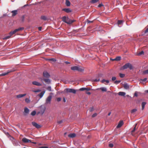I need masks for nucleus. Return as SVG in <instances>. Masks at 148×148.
I'll return each mask as SVG.
<instances>
[{"mask_svg": "<svg viewBox=\"0 0 148 148\" xmlns=\"http://www.w3.org/2000/svg\"><path fill=\"white\" fill-rule=\"evenodd\" d=\"M43 81L47 84H49L51 82V80L49 79H44Z\"/></svg>", "mask_w": 148, "mask_h": 148, "instance_id": "aec40b11", "label": "nucleus"}, {"mask_svg": "<svg viewBox=\"0 0 148 148\" xmlns=\"http://www.w3.org/2000/svg\"><path fill=\"white\" fill-rule=\"evenodd\" d=\"M136 130V126H135L133 130L132 131V132H134Z\"/></svg>", "mask_w": 148, "mask_h": 148, "instance_id": "13d9d810", "label": "nucleus"}, {"mask_svg": "<svg viewBox=\"0 0 148 148\" xmlns=\"http://www.w3.org/2000/svg\"><path fill=\"white\" fill-rule=\"evenodd\" d=\"M76 134L75 133H71L69 134L68 136L70 138H73L75 137Z\"/></svg>", "mask_w": 148, "mask_h": 148, "instance_id": "6ab92c4d", "label": "nucleus"}, {"mask_svg": "<svg viewBox=\"0 0 148 148\" xmlns=\"http://www.w3.org/2000/svg\"><path fill=\"white\" fill-rule=\"evenodd\" d=\"M26 95V94H19L16 95V97L18 98H21L25 96Z\"/></svg>", "mask_w": 148, "mask_h": 148, "instance_id": "f3484780", "label": "nucleus"}, {"mask_svg": "<svg viewBox=\"0 0 148 148\" xmlns=\"http://www.w3.org/2000/svg\"><path fill=\"white\" fill-rule=\"evenodd\" d=\"M29 110L27 107H25L24 109L23 115L25 116H27L29 113Z\"/></svg>", "mask_w": 148, "mask_h": 148, "instance_id": "423d86ee", "label": "nucleus"}, {"mask_svg": "<svg viewBox=\"0 0 148 148\" xmlns=\"http://www.w3.org/2000/svg\"><path fill=\"white\" fill-rule=\"evenodd\" d=\"M123 124V121H120L118 125L116 126L117 128H119L121 127L122 125Z\"/></svg>", "mask_w": 148, "mask_h": 148, "instance_id": "4468645a", "label": "nucleus"}, {"mask_svg": "<svg viewBox=\"0 0 148 148\" xmlns=\"http://www.w3.org/2000/svg\"><path fill=\"white\" fill-rule=\"evenodd\" d=\"M124 88L125 89H128L130 88L129 85L127 83H125L123 85Z\"/></svg>", "mask_w": 148, "mask_h": 148, "instance_id": "2eb2a0df", "label": "nucleus"}, {"mask_svg": "<svg viewBox=\"0 0 148 148\" xmlns=\"http://www.w3.org/2000/svg\"><path fill=\"white\" fill-rule=\"evenodd\" d=\"M102 83H103L104 82H106L107 84H108L109 83V81L108 80H106L105 79H103L101 81Z\"/></svg>", "mask_w": 148, "mask_h": 148, "instance_id": "72a5a7b5", "label": "nucleus"}, {"mask_svg": "<svg viewBox=\"0 0 148 148\" xmlns=\"http://www.w3.org/2000/svg\"><path fill=\"white\" fill-rule=\"evenodd\" d=\"M45 93V91H42L38 95V96L40 97V98H41L43 96Z\"/></svg>", "mask_w": 148, "mask_h": 148, "instance_id": "cd10ccee", "label": "nucleus"}, {"mask_svg": "<svg viewBox=\"0 0 148 148\" xmlns=\"http://www.w3.org/2000/svg\"><path fill=\"white\" fill-rule=\"evenodd\" d=\"M71 70L73 71H77L79 72H82L84 71V69L83 67H81L79 66H71Z\"/></svg>", "mask_w": 148, "mask_h": 148, "instance_id": "f03ea898", "label": "nucleus"}, {"mask_svg": "<svg viewBox=\"0 0 148 148\" xmlns=\"http://www.w3.org/2000/svg\"><path fill=\"white\" fill-rule=\"evenodd\" d=\"M38 30L40 31L41 30L42 27H39L38 28Z\"/></svg>", "mask_w": 148, "mask_h": 148, "instance_id": "0e129e2a", "label": "nucleus"}, {"mask_svg": "<svg viewBox=\"0 0 148 148\" xmlns=\"http://www.w3.org/2000/svg\"><path fill=\"white\" fill-rule=\"evenodd\" d=\"M125 74H122V73H120L119 74V76L121 78H123L125 76Z\"/></svg>", "mask_w": 148, "mask_h": 148, "instance_id": "79ce46f5", "label": "nucleus"}, {"mask_svg": "<svg viewBox=\"0 0 148 148\" xmlns=\"http://www.w3.org/2000/svg\"><path fill=\"white\" fill-rule=\"evenodd\" d=\"M121 82V80H116L115 81H114V83L115 84H119V83H120Z\"/></svg>", "mask_w": 148, "mask_h": 148, "instance_id": "a19ab883", "label": "nucleus"}, {"mask_svg": "<svg viewBox=\"0 0 148 148\" xmlns=\"http://www.w3.org/2000/svg\"><path fill=\"white\" fill-rule=\"evenodd\" d=\"M101 89L102 92H106L107 91V88L106 87H101L98 89Z\"/></svg>", "mask_w": 148, "mask_h": 148, "instance_id": "a878e982", "label": "nucleus"}, {"mask_svg": "<svg viewBox=\"0 0 148 148\" xmlns=\"http://www.w3.org/2000/svg\"><path fill=\"white\" fill-rule=\"evenodd\" d=\"M52 97L51 95H49V96H48L46 100V103H50V102L51 101Z\"/></svg>", "mask_w": 148, "mask_h": 148, "instance_id": "6e6552de", "label": "nucleus"}, {"mask_svg": "<svg viewBox=\"0 0 148 148\" xmlns=\"http://www.w3.org/2000/svg\"><path fill=\"white\" fill-rule=\"evenodd\" d=\"M123 23V21L122 20H118L117 23V24L118 25H122ZM118 26L120 27L119 25H118Z\"/></svg>", "mask_w": 148, "mask_h": 148, "instance_id": "c85d7f7f", "label": "nucleus"}, {"mask_svg": "<svg viewBox=\"0 0 148 148\" xmlns=\"http://www.w3.org/2000/svg\"><path fill=\"white\" fill-rule=\"evenodd\" d=\"M129 68L130 70H131L133 69V67L131 64L127 63L125 64L121 68V70H124Z\"/></svg>", "mask_w": 148, "mask_h": 148, "instance_id": "7ed1b4c3", "label": "nucleus"}, {"mask_svg": "<svg viewBox=\"0 0 148 148\" xmlns=\"http://www.w3.org/2000/svg\"><path fill=\"white\" fill-rule=\"evenodd\" d=\"M63 122V121L62 120H61L60 121H58V123L59 124H60L62 123Z\"/></svg>", "mask_w": 148, "mask_h": 148, "instance_id": "5fc2aeb1", "label": "nucleus"}, {"mask_svg": "<svg viewBox=\"0 0 148 148\" xmlns=\"http://www.w3.org/2000/svg\"><path fill=\"white\" fill-rule=\"evenodd\" d=\"M25 101L26 102L28 103L30 102V100L28 98H26L25 99Z\"/></svg>", "mask_w": 148, "mask_h": 148, "instance_id": "de8ad7c7", "label": "nucleus"}, {"mask_svg": "<svg viewBox=\"0 0 148 148\" xmlns=\"http://www.w3.org/2000/svg\"><path fill=\"white\" fill-rule=\"evenodd\" d=\"M62 19V21L63 22L69 25L71 24L75 21V20H71L68 17H66L65 16H63Z\"/></svg>", "mask_w": 148, "mask_h": 148, "instance_id": "f257e3e1", "label": "nucleus"}, {"mask_svg": "<svg viewBox=\"0 0 148 148\" xmlns=\"http://www.w3.org/2000/svg\"><path fill=\"white\" fill-rule=\"evenodd\" d=\"M103 4L102 3H101L99 4V5H98V7H99V8H100V7H101L102 6H103Z\"/></svg>", "mask_w": 148, "mask_h": 148, "instance_id": "603ef678", "label": "nucleus"}, {"mask_svg": "<svg viewBox=\"0 0 148 148\" xmlns=\"http://www.w3.org/2000/svg\"><path fill=\"white\" fill-rule=\"evenodd\" d=\"M148 33V27L147 28V29L144 31L143 30L142 32V34L141 35L142 36H145L146 34V33Z\"/></svg>", "mask_w": 148, "mask_h": 148, "instance_id": "f8f14e48", "label": "nucleus"}, {"mask_svg": "<svg viewBox=\"0 0 148 148\" xmlns=\"http://www.w3.org/2000/svg\"><path fill=\"white\" fill-rule=\"evenodd\" d=\"M47 90H48L49 91H51V86H49L47 88Z\"/></svg>", "mask_w": 148, "mask_h": 148, "instance_id": "c03bdc74", "label": "nucleus"}, {"mask_svg": "<svg viewBox=\"0 0 148 148\" xmlns=\"http://www.w3.org/2000/svg\"><path fill=\"white\" fill-rule=\"evenodd\" d=\"M116 79V77H113L112 78V81H114Z\"/></svg>", "mask_w": 148, "mask_h": 148, "instance_id": "09e8293b", "label": "nucleus"}, {"mask_svg": "<svg viewBox=\"0 0 148 148\" xmlns=\"http://www.w3.org/2000/svg\"><path fill=\"white\" fill-rule=\"evenodd\" d=\"M81 91H84V90H86L87 91L90 90V88H82L79 89Z\"/></svg>", "mask_w": 148, "mask_h": 148, "instance_id": "4be33fe9", "label": "nucleus"}, {"mask_svg": "<svg viewBox=\"0 0 148 148\" xmlns=\"http://www.w3.org/2000/svg\"><path fill=\"white\" fill-rule=\"evenodd\" d=\"M25 19V16L24 15L22 16L21 18V20L22 22H24Z\"/></svg>", "mask_w": 148, "mask_h": 148, "instance_id": "4c0bfd02", "label": "nucleus"}, {"mask_svg": "<svg viewBox=\"0 0 148 148\" xmlns=\"http://www.w3.org/2000/svg\"><path fill=\"white\" fill-rule=\"evenodd\" d=\"M134 96L137 97L138 96V95L136 93V92L134 94Z\"/></svg>", "mask_w": 148, "mask_h": 148, "instance_id": "052dcab7", "label": "nucleus"}, {"mask_svg": "<svg viewBox=\"0 0 148 148\" xmlns=\"http://www.w3.org/2000/svg\"><path fill=\"white\" fill-rule=\"evenodd\" d=\"M109 145L110 147H113L114 145L112 143H110L109 144Z\"/></svg>", "mask_w": 148, "mask_h": 148, "instance_id": "864d4df0", "label": "nucleus"}, {"mask_svg": "<svg viewBox=\"0 0 148 148\" xmlns=\"http://www.w3.org/2000/svg\"><path fill=\"white\" fill-rule=\"evenodd\" d=\"M41 19L44 21H46L47 20V17L45 16H41Z\"/></svg>", "mask_w": 148, "mask_h": 148, "instance_id": "c756f323", "label": "nucleus"}, {"mask_svg": "<svg viewBox=\"0 0 148 148\" xmlns=\"http://www.w3.org/2000/svg\"><path fill=\"white\" fill-rule=\"evenodd\" d=\"M94 110V108L93 107H91V108L90 110H90V112H92V111H93Z\"/></svg>", "mask_w": 148, "mask_h": 148, "instance_id": "6e6d98bb", "label": "nucleus"}, {"mask_svg": "<svg viewBox=\"0 0 148 148\" xmlns=\"http://www.w3.org/2000/svg\"><path fill=\"white\" fill-rule=\"evenodd\" d=\"M125 94L126 93L124 92H120L118 93L119 95L121 96H125Z\"/></svg>", "mask_w": 148, "mask_h": 148, "instance_id": "5701e85b", "label": "nucleus"}, {"mask_svg": "<svg viewBox=\"0 0 148 148\" xmlns=\"http://www.w3.org/2000/svg\"><path fill=\"white\" fill-rule=\"evenodd\" d=\"M146 104V103L145 102H143L142 103V109L143 110L145 108V106Z\"/></svg>", "mask_w": 148, "mask_h": 148, "instance_id": "393cba45", "label": "nucleus"}, {"mask_svg": "<svg viewBox=\"0 0 148 148\" xmlns=\"http://www.w3.org/2000/svg\"><path fill=\"white\" fill-rule=\"evenodd\" d=\"M99 0H92L90 1V2L92 3H95L98 2Z\"/></svg>", "mask_w": 148, "mask_h": 148, "instance_id": "473e14b6", "label": "nucleus"}, {"mask_svg": "<svg viewBox=\"0 0 148 148\" xmlns=\"http://www.w3.org/2000/svg\"><path fill=\"white\" fill-rule=\"evenodd\" d=\"M61 100V98L60 97H58L57 99V100L59 102Z\"/></svg>", "mask_w": 148, "mask_h": 148, "instance_id": "8fccbe9b", "label": "nucleus"}, {"mask_svg": "<svg viewBox=\"0 0 148 148\" xmlns=\"http://www.w3.org/2000/svg\"><path fill=\"white\" fill-rule=\"evenodd\" d=\"M15 69L13 68L11 69H9L5 73H2V74H0V76H5L7 75L9 73L13 72L14 71H15Z\"/></svg>", "mask_w": 148, "mask_h": 148, "instance_id": "39448f33", "label": "nucleus"}, {"mask_svg": "<svg viewBox=\"0 0 148 148\" xmlns=\"http://www.w3.org/2000/svg\"><path fill=\"white\" fill-rule=\"evenodd\" d=\"M92 21H90L89 20H87V23H92Z\"/></svg>", "mask_w": 148, "mask_h": 148, "instance_id": "680f3d73", "label": "nucleus"}, {"mask_svg": "<svg viewBox=\"0 0 148 148\" xmlns=\"http://www.w3.org/2000/svg\"><path fill=\"white\" fill-rule=\"evenodd\" d=\"M36 114V112L35 110L33 111L31 113V115L32 116H35Z\"/></svg>", "mask_w": 148, "mask_h": 148, "instance_id": "f704fd0d", "label": "nucleus"}, {"mask_svg": "<svg viewBox=\"0 0 148 148\" xmlns=\"http://www.w3.org/2000/svg\"><path fill=\"white\" fill-rule=\"evenodd\" d=\"M121 57L120 56H117L116 57V58L114 59V60H116V61H119L121 60Z\"/></svg>", "mask_w": 148, "mask_h": 148, "instance_id": "7c9ffc66", "label": "nucleus"}, {"mask_svg": "<svg viewBox=\"0 0 148 148\" xmlns=\"http://www.w3.org/2000/svg\"><path fill=\"white\" fill-rule=\"evenodd\" d=\"M12 143L14 145L17 146L19 145V142L17 140H14L12 142Z\"/></svg>", "mask_w": 148, "mask_h": 148, "instance_id": "a211bd4d", "label": "nucleus"}, {"mask_svg": "<svg viewBox=\"0 0 148 148\" xmlns=\"http://www.w3.org/2000/svg\"><path fill=\"white\" fill-rule=\"evenodd\" d=\"M144 54V51H141L140 52L138 53L137 55L138 56H141L142 55H143Z\"/></svg>", "mask_w": 148, "mask_h": 148, "instance_id": "c9c22d12", "label": "nucleus"}, {"mask_svg": "<svg viewBox=\"0 0 148 148\" xmlns=\"http://www.w3.org/2000/svg\"><path fill=\"white\" fill-rule=\"evenodd\" d=\"M18 31H22L24 29V28L23 27H19L18 28Z\"/></svg>", "mask_w": 148, "mask_h": 148, "instance_id": "49530a36", "label": "nucleus"}, {"mask_svg": "<svg viewBox=\"0 0 148 148\" xmlns=\"http://www.w3.org/2000/svg\"><path fill=\"white\" fill-rule=\"evenodd\" d=\"M65 4L66 6H69L71 5V3L69 0H66Z\"/></svg>", "mask_w": 148, "mask_h": 148, "instance_id": "b1692460", "label": "nucleus"}, {"mask_svg": "<svg viewBox=\"0 0 148 148\" xmlns=\"http://www.w3.org/2000/svg\"><path fill=\"white\" fill-rule=\"evenodd\" d=\"M47 60L49 61L53 62H55L56 61V60L54 58H49L47 59Z\"/></svg>", "mask_w": 148, "mask_h": 148, "instance_id": "bb28decb", "label": "nucleus"}, {"mask_svg": "<svg viewBox=\"0 0 148 148\" xmlns=\"http://www.w3.org/2000/svg\"><path fill=\"white\" fill-rule=\"evenodd\" d=\"M14 31H15V33H16V32H17L18 31V29H16L14 30Z\"/></svg>", "mask_w": 148, "mask_h": 148, "instance_id": "69168bd1", "label": "nucleus"}, {"mask_svg": "<svg viewBox=\"0 0 148 148\" xmlns=\"http://www.w3.org/2000/svg\"><path fill=\"white\" fill-rule=\"evenodd\" d=\"M143 74L145 75L148 74V69L143 71Z\"/></svg>", "mask_w": 148, "mask_h": 148, "instance_id": "58836bf2", "label": "nucleus"}, {"mask_svg": "<svg viewBox=\"0 0 148 148\" xmlns=\"http://www.w3.org/2000/svg\"><path fill=\"white\" fill-rule=\"evenodd\" d=\"M32 84L34 85L38 86H40L42 85L41 84L37 81L33 82H32Z\"/></svg>", "mask_w": 148, "mask_h": 148, "instance_id": "dca6fc26", "label": "nucleus"}, {"mask_svg": "<svg viewBox=\"0 0 148 148\" xmlns=\"http://www.w3.org/2000/svg\"><path fill=\"white\" fill-rule=\"evenodd\" d=\"M97 114L96 113H95L92 115V117H94L96 116H97Z\"/></svg>", "mask_w": 148, "mask_h": 148, "instance_id": "3c124183", "label": "nucleus"}, {"mask_svg": "<svg viewBox=\"0 0 148 148\" xmlns=\"http://www.w3.org/2000/svg\"><path fill=\"white\" fill-rule=\"evenodd\" d=\"M64 62L65 63H66V64H69L70 63V62H69L68 61H65Z\"/></svg>", "mask_w": 148, "mask_h": 148, "instance_id": "bf43d9fd", "label": "nucleus"}, {"mask_svg": "<svg viewBox=\"0 0 148 148\" xmlns=\"http://www.w3.org/2000/svg\"><path fill=\"white\" fill-rule=\"evenodd\" d=\"M137 111V109H134L132 110L131 111V113H133L136 112Z\"/></svg>", "mask_w": 148, "mask_h": 148, "instance_id": "37998d69", "label": "nucleus"}, {"mask_svg": "<svg viewBox=\"0 0 148 148\" xmlns=\"http://www.w3.org/2000/svg\"><path fill=\"white\" fill-rule=\"evenodd\" d=\"M40 111L38 112L37 114H39L40 113L41 115H43L46 110V107L44 106L41 105L40 106Z\"/></svg>", "mask_w": 148, "mask_h": 148, "instance_id": "20e7f679", "label": "nucleus"}, {"mask_svg": "<svg viewBox=\"0 0 148 148\" xmlns=\"http://www.w3.org/2000/svg\"><path fill=\"white\" fill-rule=\"evenodd\" d=\"M86 93L88 95H90L91 94V93L90 92L88 91H86Z\"/></svg>", "mask_w": 148, "mask_h": 148, "instance_id": "4d7b16f0", "label": "nucleus"}, {"mask_svg": "<svg viewBox=\"0 0 148 148\" xmlns=\"http://www.w3.org/2000/svg\"><path fill=\"white\" fill-rule=\"evenodd\" d=\"M62 11H64L66 13H69L72 12V10L70 8H64L62 9Z\"/></svg>", "mask_w": 148, "mask_h": 148, "instance_id": "ddd939ff", "label": "nucleus"}, {"mask_svg": "<svg viewBox=\"0 0 148 148\" xmlns=\"http://www.w3.org/2000/svg\"><path fill=\"white\" fill-rule=\"evenodd\" d=\"M147 78H145L144 79H141L140 80V83L143 82H145L147 80Z\"/></svg>", "mask_w": 148, "mask_h": 148, "instance_id": "2f4dec72", "label": "nucleus"}, {"mask_svg": "<svg viewBox=\"0 0 148 148\" xmlns=\"http://www.w3.org/2000/svg\"><path fill=\"white\" fill-rule=\"evenodd\" d=\"M22 141L24 143H27L29 142L32 143L31 140H29L25 138H23L22 139Z\"/></svg>", "mask_w": 148, "mask_h": 148, "instance_id": "1a4fd4ad", "label": "nucleus"}, {"mask_svg": "<svg viewBox=\"0 0 148 148\" xmlns=\"http://www.w3.org/2000/svg\"><path fill=\"white\" fill-rule=\"evenodd\" d=\"M11 12L12 13V16H14L17 14V10H13Z\"/></svg>", "mask_w": 148, "mask_h": 148, "instance_id": "412c9836", "label": "nucleus"}, {"mask_svg": "<svg viewBox=\"0 0 148 148\" xmlns=\"http://www.w3.org/2000/svg\"><path fill=\"white\" fill-rule=\"evenodd\" d=\"M11 36V35L9 34V35L8 36H5L4 38H3V39L4 40H7L10 38Z\"/></svg>", "mask_w": 148, "mask_h": 148, "instance_id": "e433bc0d", "label": "nucleus"}, {"mask_svg": "<svg viewBox=\"0 0 148 148\" xmlns=\"http://www.w3.org/2000/svg\"><path fill=\"white\" fill-rule=\"evenodd\" d=\"M63 101L64 102H66V100L65 97L63 98Z\"/></svg>", "mask_w": 148, "mask_h": 148, "instance_id": "774afa93", "label": "nucleus"}, {"mask_svg": "<svg viewBox=\"0 0 148 148\" xmlns=\"http://www.w3.org/2000/svg\"><path fill=\"white\" fill-rule=\"evenodd\" d=\"M66 91L67 92L72 93L73 94H75L76 93V90L72 88H67Z\"/></svg>", "mask_w": 148, "mask_h": 148, "instance_id": "0eeeda50", "label": "nucleus"}, {"mask_svg": "<svg viewBox=\"0 0 148 148\" xmlns=\"http://www.w3.org/2000/svg\"><path fill=\"white\" fill-rule=\"evenodd\" d=\"M32 124L34 126L36 127V128H39L41 127V126L40 125L38 124L36 122H32Z\"/></svg>", "mask_w": 148, "mask_h": 148, "instance_id": "9d476101", "label": "nucleus"}, {"mask_svg": "<svg viewBox=\"0 0 148 148\" xmlns=\"http://www.w3.org/2000/svg\"><path fill=\"white\" fill-rule=\"evenodd\" d=\"M93 81L95 82H99L100 81V79H93Z\"/></svg>", "mask_w": 148, "mask_h": 148, "instance_id": "a18cd8bd", "label": "nucleus"}, {"mask_svg": "<svg viewBox=\"0 0 148 148\" xmlns=\"http://www.w3.org/2000/svg\"><path fill=\"white\" fill-rule=\"evenodd\" d=\"M15 32L14 30L12 31H11L9 33V34L11 35V36L12 35L14 34L15 33Z\"/></svg>", "mask_w": 148, "mask_h": 148, "instance_id": "ea45409f", "label": "nucleus"}, {"mask_svg": "<svg viewBox=\"0 0 148 148\" xmlns=\"http://www.w3.org/2000/svg\"><path fill=\"white\" fill-rule=\"evenodd\" d=\"M43 76L46 78H49L50 76V74L46 71H44L43 72Z\"/></svg>", "mask_w": 148, "mask_h": 148, "instance_id": "9b49d317", "label": "nucleus"}, {"mask_svg": "<svg viewBox=\"0 0 148 148\" xmlns=\"http://www.w3.org/2000/svg\"><path fill=\"white\" fill-rule=\"evenodd\" d=\"M40 90H34L33 91L34 92H38L39 91H40Z\"/></svg>", "mask_w": 148, "mask_h": 148, "instance_id": "e2e57ef3", "label": "nucleus"}, {"mask_svg": "<svg viewBox=\"0 0 148 148\" xmlns=\"http://www.w3.org/2000/svg\"><path fill=\"white\" fill-rule=\"evenodd\" d=\"M14 31H15V33H16V32H17L18 31V29H16L14 30Z\"/></svg>", "mask_w": 148, "mask_h": 148, "instance_id": "338daca9", "label": "nucleus"}]
</instances>
